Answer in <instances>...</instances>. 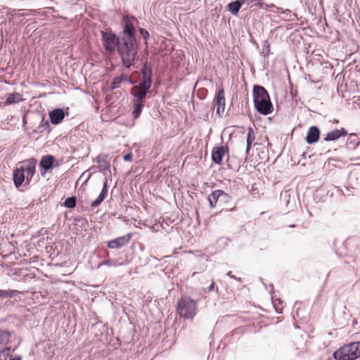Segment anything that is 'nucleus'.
<instances>
[{
  "label": "nucleus",
  "instance_id": "obj_30",
  "mask_svg": "<svg viewBox=\"0 0 360 360\" xmlns=\"http://www.w3.org/2000/svg\"><path fill=\"white\" fill-rule=\"evenodd\" d=\"M220 198L219 205L227 204L232 200V197L222 190H221Z\"/></svg>",
  "mask_w": 360,
  "mask_h": 360
},
{
  "label": "nucleus",
  "instance_id": "obj_24",
  "mask_svg": "<svg viewBox=\"0 0 360 360\" xmlns=\"http://www.w3.org/2000/svg\"><path fill=\"white\" fill-rule=\"evenodd\" d=\"M11 337L12 334L8 330L0 329V345H7Z\"/></svg>",
  "mask_w": 360,
  "mask_h": 360
},
{
  "label": "nucleus",
  "instance_id": "obj_35",
  "mask_svg": "<svg viewBox=\"0 0 360 360\" xmlns=\"http://www.w3.org/2000/svg\"><path fill=\"white\" fill-rule=\"evenodd\" d=\"M255 139V134L254 132V130L252 127H249L248 129V134H247V143L252 144L253 141Z\"/></svg>",
  "mask_w": 360,
  "mask_h": 360
},
{
  "label": "nucleus",
  "instance_id": "obj_1",
  "mask_svg": "<svg viewBox=\"0 0 360 360\" xmlns=\"http://www.w3.org/2000/svg\"><path fill=\"white\" fill-rule=\"evenodd\" d=\"M140 73L141 79L138 81L133 79L131 77L124 74V82L133 85L130 89V94L133 97V111L132 116L134 119H138L145 106V102L147 95L153 84V70L148 60L143 63Z\"/></svg>",
  "mask_w": 360,
  "mask_h": 360
},
{
  "label": "nucleus",
  "instance_id": "obj_7",
  "mask_svg": "<svg viewBox=\"0 0 360 360\" xmlns=\"http://www.w3.org/2000/svg\"><path fill=\"white\" fill-rule=\"evenodd\" d=\"M137 22L134 16L124 14L122 18V39H129L135 41L136 36L135 22Z\"/></svg>",
  "mask_w": 360,
  "mask_h": 360
},
{
  "label": "nucleus",
  "instance_id": "obj_15",
  "mask_svg": "<svg viewBox=\"0 0 360 360\" xmlns=\"http://www.w3.org/2000/svg\"><path fill=\"white\" fill-rule=\"evenodd\" d=\"M348 134L347 131L342 127L339 129H336L331 131H329L325 136V141H334L338 140L342 136H345Z\"/></svg>",
  "mask_w": 360,
  "mask_h": 360
},
{
  "label": "nucleus",
  "instance_id": "obj_42",
  "mask_svg": "<svg viewBox=\"0 0 360 360\" xmlns=\"http://www.w3.org/2000/svg\"><path fill=\"white\" fill-rule=\"evenodd\" d=\"M214 281L212 280V283L210 284V285L208 287V290L209 291H212V290H214Z\"/></svg>",
  "mask_w": 360,
  "mask_h": 360
},
{
  "label": "nucleus",
  "instance_id": "obj_6",
  "mask_svg": "<svg viewBox=\"0 0 360 360\" xmlns=\"http://www.w3.org/2000/svg\"><path fill=\"white\" fill-rule=\"evenodd\" d=\"M176 311L181 317L192 319L197 312V302L190 297H181L176 304Z\"/></svg>",
  "mask_w": 360,
  "mask_h": 360
},
{
  "label": "nucleus",
  "instance_id": "obj_38",
  "mask_svg": "<svg viewBox=\"0 0 360 360\" xmlns=\"http://www.w3.org/2000/svg\"><path fill=\"white\" fill-rule=\"evenodd\" d=\"M281 195L282 198L287 199V198H290V191H284L281 193Z\"/></svg>",
  "mask_w": 360,
  "mask_h": 360
},
{
  "label": "nucleus",
  "instance_id": "obj_14",
  "mask_svg": "<svg viewBox=\"0 0 360 360\" xmlns=\"http://www.w3.org/2000/svg\"><path fill=\"white\" fill-rule=\"evenodd\" d=\"M320 138V130L316 126H311L309 128L306 136V142L308 144L316 143Z\"/></svg>",
  "mask_w": 360,
  "mask_h": 360
},
{
  "label": "nucleus",
  "instance_id": "obj_11",
  "mask_svg": "<svg viewBox=\"0 0 360 360\" xmlns=\"http://www.w3.org/2000/svg\"><path fill=\"white\" fill-rule=\"evenodd\" d=\"M68 112H65L62 108H55L49 112L50 122L54 125L59 124L65 117V115Z\"/></svg>",
  "mask_w": 360,
  "mask_h": 360
},
{
  "label": "nucleus",
  "instance_id": "obj_32",
  "mask_svg": "<svg viewBox=\"0 0 360 360\" xmlns=\"http://www.w3.org/2000/svg\"><path fill=\"white\" fill-rule=\"evenodd\" d=\"M272 304L277 314H280L283 313V302L280 299L272 298Z\"/></svg>",
  "mask_w": 360,
  "mask_h": 360
},
{
  "label": "nucleus",
  "instance_id": "obj_27",
  "mask_svg": "<svg viewBox=\"0 0 360 360\" xmlns=\"http://www.w3.org/2000/svg\"><path fill=\"white\" fill-rule=\"evenodd\" d=\"M19 345L20 342H18V344L16 346H15V347L13 349L11 348V346H6V347H4L1 352L0 360H6L7 358L11 356V352H14Z\"/></svg>",
  "mask_w": 360,
  "mask_h": 360
},
{
  "label": "nucleus",
  "instance_id": "obj_4",
  "mask_svg": "<svg viewBox=\"0 0 360 360\" xmlns=\"http://www.w3.org/2000/svg\"><path fill=\"white\" fill-rule=\"evenodd\" d=\"M333 356L335 360H356L360 358V341L344 345L333 352Z\"/></svg>",
  "mask_w": 360,
  "mask_h": 360
},
{
  "label": "nucleus",
  "instance_id": "obj_18",
  "mask_svg": "<svg viewBox=\"0 0 360 360\" xmlns=\"http://www.w3.org/2000/svg\"><path fill=\"white\" fill-rule=\"evenodd\" d=\"M328 192V190L325 186L317 188L314 193V200L316 202H323L326 201Z\"/></svg>",
  "mask_w": 360,
  "mask_h": 360
},
{
  "label": "nucleus",
  "instance_id": "obj_16",
  "mask_svg": "<svg viewBox=\"0 0 360 360\" xmlns=\"http://www.w3.org/2000/svg\"><path fill=\"white\" fill-rule=\"evenodd\" d=\"M245 4L249 5V0H236L228 4L227 9L232 15L238 16L240 9Z\"/></svg>",
  "mask_w": 360,
  "mask_h": 360
},
{
  "label": "nucleus",
  "instance_id": "obj_20",
  "mask_svg": "<svg viewBox=\"0 0 360 360\" xmlns=\"http://www.w3.org/2000/svg\"><path fill=\"white\" fill-rule=\"evenodd\" d=\"M27 164L26 168H25V171L30 176V179L34 175L36 172V165L37 161L35 158H30L25 161H24Z\"/></svg>",
  "mask_w": 360,
  "mask_h": 360
},
{
  "label": "nucleus",
  "instance_id": "obj_8",
  "mask_svg": "<svg viewBox=\"0 0 360 360\" xmlns=\"http://www.w3.org/2000/svg\"><path fill=\"white\" fill-rule=\"evenodd\" d=\"M56 158L52 155H46L41 158L39 162L40 173L44 176L47 171L52 169L55 167Z\"/></svg>",
  "mask_w": 360,
  "mask_h": 360
},
{
  "label": "nucleus",
  "instance_id": "obj_5",
  "mask_svg": "<svg viewBox=\"0 0 360 360\" xmlns=\"http://www.w3.org/2000/svg\"><path fill=\"white\" fill-rule=\"evenodd\" d=\"M101 35L103 48L108 53H113L122 44V37L113 32L111 28L101 30Z\"/></svg>",
  "mask_w": 360,
  "mask_h": 360
},
{
  "label": "nucleus",
  "instance_id": "obj_33",
  "mask_svg": "<svg viewBox=\"0 0 360 360\" xmlns=\"http://www.w3.org/2000/svg\"><path fill=\"white\" fill-rule=\"evenodd\" d=\"M97 162L98 163L99 170L104 172L110 169V164L104 159H101L99 157L97 158Z\"/></svg>",
  "mask_w": 360,
  "mask_h": 360
},
{
  "label": "nucleus",
  "instance_id": "obj_26",
  "mask_svg": "<svg viewBox=\"0 0 360 360\" xmlns=\"http://www.w3.org/2000/svg\"><path fill=\"white\" fill-rule=\"evenodd\" d=\"M123 82H124V74L122 73L118 76L115 77L112 79L110 84V90L112 91L118 89Z\"/></svg>",
  "mask_w": 360,
  "mask_h": 360
},
{
  "label": "nucleus",
  "instance_id": "obj_9",
  "mask_svg": "<svg viewBox=\"0 0 360 360\" xmlns=\"http://www.w3.org/2000/svg\"><path fill=\"white\" fill-rule=\"evenodd\" d=\"M132 234L129 233L124 236L117 237L113 240H109L107 247L110 249H120L127 245L131 240Z\"/></svg>",
  "mask_w": 360,
  "mask_h": 360
},
{
  "label": "nucleus",
  "instance_id": "obj_25",
  "mask_svg": "<svg viewBox=\"0 0 360 360\" xmlns=\"http://www.w3.org/2000/svg\"><path fill=\"white\" fill-rule=\"evenodd\" d=\"M347 146L349 148L355 149L357 146H360V141L356 139V134L352 133L349 135L347 141Z\"/></svg>",
  "mask_w": 360,
  "mask_h": 360
},
{
  "label": "nucleus",
  "instance_id": "obj_2",
  "mask_svg": "<svg viewBox=\"0 0 360 360\" xmlns=\"http://www.w3.org/2000/svg\"><path fill=\"white\" fill-rule=\"evenodd\" d=\"M253 103L256 110L263 115H268L274 110V106L266 89L255 84L252 89Z\"/></svg>",
  "mask_w": 360,
  "mask_h": 360
},
{
  "label": "nucleus",
  "instance_id": "obj_40",
  "mask_svg": "<svg viewBox=\"0 0 360 360\" xmlns=\"http://www.w3.org/2000/svg\"><path fill=\"white\" fill-rule=\"evenodd\" d=\"M123 159L124 161L126 162H129L132 160V154L131 153H128L127 154H125L124 156H123Z\"/></svg>",
  "mask_w": 360,
  "mask_h": 360
},
{
  "label": "nucleus",
  "instance_id": "obj_43",
  "mask_svg": "<svg viewBox=\"0 0 360 360\" xmlns=\"http://www.w3.org/2000/svg\"><path fill=\"white\" fill-rule=\"evenodd\" d=\"M251 146H252V144H249V143H247V146H246V150H245V153L247 154L249 153L250 149H251Z\"/></svg>",
  "mask_w": 360,
  "mask_h": 360
},
{
  "label": "nucleus",
  "instance_id": "obj_21",
  "mask_svg": "<svg viewBox=\"0 0 360 360\" xmlns=\"http://www.w3.org/2000/svg\"><path fill=\"white\" fill-rule=\"evenodd\" d=\"M23 100L22 95L20 93L14 92L8 94L6 96L5 104L12 105L18 103Z\"/></svg>",
  "mask_w": 360,
  "mask_h": 360
},
{
  "label": "nucleus",
  "instance_id": "obj_3",
  "mask_svg": "<svg viewBox=\"0 0 360 360\" xmlns=\"http://www.w3.org/2000/svg\"><path fill=\"white\" fill-rule=\"evenodd\" d=\"M120 56L122 65L130 69L134 66L138 57L139 46L137 40L122 39V44L117 50Z\"/></svg>",
  "mask_w": 360,
  "mask_h": 360
},
{
  "label": "nucleus",
  "instance_id": "obj_45",
  "mask_svg": "<svg viewBox=\"0 0 360 360\" xmlns=\"http://www.w3.org/2000/svg\"><path fill=\"white\" fill-rule=\"evenodd\" d=\"M267 6H268L269 8H276V6L275 4H269V5H267Z\"/></svg>",
  "mask_w": 360,
  "mask_h": 360
},
{
  "label": "nucleus",
  "instance_id": "obj_12",
  "mask_svg": "<svg viewBox=\"0 0 360 360\" xmlns=\"http://www.w3.org/2000/svg\"><path fill=\"white\" fill-rule=\"evenodd\" d=\"M25 169L22 166L20 167H16L13 170V184L17 188H20L25 181Z\"/></svg>",
  "mask_w": 360,
  "mask_h": 360
},
{
  "label": "nucleus",
  "instance_id": "obj_39",
  "mask_svg": "<svg viewBox=\"0 0 360 360\" xmlns=\"http://www.w3.org/2000/svg\"><path fill=\"white\" fill-rule=\"evenodd\" d=\"M275 10L273 11V12L276 14L278 17H281V11H283L284 9L281 8H279V7H277L274 8Z\"/></svg>",
  "mask_w": 360,
  "mask_h": 360
},
{
  "label": "nucleus",
  "instance_id": "obj_13",
  "mask_svg": "<svg viewBox=\"0 0 360 360\" xmlns=\"http://www.w3.org/2000/svg\"><path fill=\"white\" fill-rule=\"evenodd\" d=\"M216 105L217 106L216 113L219 116L224 113L225 110V97L224 88L219 89L215 96Z\"/></svg>",
  "mask_w": 360,
  "mask_h": 360
},
{
  "label": "nucleus",
  "instance_id": "obj_31",
  "mask_svg": "<svg viewBox=\"0 0 360 360\" xmlns=\"http://www.w3.org/2000/svg\"><path fill=\"white\" fill-rule=\"evenodd\" d=\"M270 51H271L270 44L268 42L267 40L263 41V42H262V51L260 53V54L264 58H266L271 53Z\"/></svg>",
  "mask_w": 360,
  "mask_h": 360
},
{
  "label": "nucleus",
  "instance_id": "obj_29",
  "mask_svg": "<svg viewBox=\"0 0 360 360\" xmlns=\"http://www.w3.org/2000/svg\"><path fill=\"white\" fill-rule=\"evenodd\" d=\"M122 262H120L117 259H108L105 260L103 262L98 264V268L101 267L103 265L108 266H119L122 265Z\"/></svg>",
  "mask_w": 360,
  "mask_h": 360
},
{
  "label": "nucleus",
  "instance_id": "obj_23",
  "mask_svg": "<svg viewBox=\"0 0 360 360\" xmlns=\"http://www.w3.org/2000/svg\"><path fill=\"white\" fill-rule=\"evenodd\" d=\"M281 20L284 21H294L298 20L297 15L290 9H284L281 11Z\"/></svg>",
  "mask_w": 360,
  "mask_h": 360
},
{
  "label": "nucleus",
  "instance_id": "obj_19",
  "mask_svg": "<svg viewBox=\"0 0 360 360\" xmlns=\"http://www.w3.org/2000/svg\"><path fill=\"white\" fill-rule=\"evenodd\" d=\"M220 195L221 190H215L212 191L210 195H208L207 200L211 208H214L217 207L218 203L219 204L221 198Z\"/></svg>",
  "mask_w": 360,
  "mask_h": 360
},
{
  "label": "nucleus",
  "instance_id": "obj_46",
  "mask_svg": "<svg viewBox=\"0 0 360 360\" xmlns=\"http://www.w3.org/2000/svg\"><path fill=\"white\" fill-rule=\"evenodd\" d=\"M236 207V205H234V206H233V207H231V208H226V211H233V210H235Z\"/></svg>",
  "mask_w": 360,
  "mask_h": 360
},
{
  "label": "nucleus",
  "instance_id": "obj_48",
  "mask_svg": "<svg viewBox=\"0 0 360 360\" xmlns=\"http://www.w3.org/2000/svg\"><path fill=\"white\" fill-rule=\"evenodd\" d=\"M25 123H26V122H25V118H24V119H23V124H25Z\"/></svg>",
  "mask_w": 360,
  "mask_h": 360
},
{
  "label": "nucleus",
  "instance_id": "obj_47",
  "mask_svg": "<svg viewBox=\"0 0 360 360\" xmlns=\"http://www.w3.org/2000/svg\"><path fill=\"white\" fill-rule=\"evenodd\" d=\"M252 44H253L254 45H255V46H256V48H257V49H258V48H259V45H258V44H257L255 41H252Z\"/></svg>",
  "mask_w": 360,
  "mask_h": 360
},
{
  "label": "nucleus",
  "instance_id": "obj_37",
  "mask_svg": "<svg viewBox=\"0 0 360 360\" xmlns=\"http://www.w3.org/2000/svg\"><path fill=\"white\" fill-rule=\"evenodd\" d=\"M92 328H99V329L105 330V326L102 321H97L92 325Z\"/></svg>",
  "mask_w": 360,
  "mask_h": 360
},
{
  "label": "nucleus",
  "instance_id": "obj_10",
  "mask_svg": "<svg viewBox=\"0 0 360 360\" xmlns=\"http://www.w3.org/2000/svg\"><path fill=\"white\" fill-rule=\"evenodd\" d=\"M229 150L226 146H215L212 150V160L217 165H221L223 158Z\"/></svg>",
  "mask_w": 360,
  "mask_h": 360
},
{
  "label": "nucleus",
  "instance_id": "obj_22",
  "mask_svg": "<svg viewBox=\"0 0 360 360\" xmlns=\"http://www.w3.org/2000/svg\"><path fill=\"white\" fill-rule=\"evenodd\" d=\"M20 295V292L16 290H2L0 289V299L4 300V299H11L14 297L18 296Z\"/></svg>",
  "mask_w": 360,
  "mask_h": 360
},
{
  "label": "nucleus",
  "instance_id": "obj_34",
  "mask_svg": "<svg viewBox=\"0 0 360 360\" xmlns=\"http://www.w3.org/2000/svg\"><path fill=\"white\" fill-rule=\"evenodd\" d=\"M39 130L40 132L44 131V130H46L48 131H50V124L48 120H44V117H43L41 118V123L39 126Z\"/></svg>",
  "mask_w": 360,
  "mask_h": 360
},
{
  "label": "nucleus",
  "instance_id": "obj_36",
  "mask_svg": "<svg viewBox=\"0 0 360 360\" xmlns=\"http://www.w3.org/2000/svg\"><path fill=\"white\" fill-rule=\"evenodd\" d=\"M139 32L140 35L146 41V44H147V41H148V39L150 37V34H149L148 31L147 30H146L145 28H139Z\"/></svg>",
  "mask_w": 360,
  "mask_h": 360
},
{
  "label": "nucleus",
  "instance_id": "obj_41",
  "mask_svg": "<svg viewBox=\"0 0 360 360\" xmlns=\"http://www.w3.org/2000/svg\"><path fill=\"white\" fill-rule=\"evenodd\" d=\"M226 275L230 277L231 278H233L238 281H241V278H238V277H236V276H234L233 274H232V272L231 271H229Z\"/></svg>",
  "mask_w": 360,
  "mask_h": 360
},
{
  "label": "nucleus",
  "instance_id": "obj_28",
  "mask_svg": "<svg viewBox=\"0 0 360 360\" xmlns=\"http://www.w3.org/2000/svg\"><path fill=\"white\" fill-rule=\"evenodd\" d=\"M63 205L67 208H70V209L75 208L77 205V198L74 195L68 197L65 200V201L63 202Z\"/></svg>",
  "mask_w": 360,
  "mask_h": 360
},
{
  "label": "nucleus",
  "instance_id": "obj_17",
  "mask_svg": "<svg viewBox=\"0 0 360 360\" xmlns=\"http://www.w3.org/2000/svg\"><path fill=\"white\" fill-rule=\"evenodd\" d=\"M108 181H107V179H105V180L103 184L102 190H101L100 194L98 195L97 198L96 200H94V201H92L91 203V206L92 207H98V205H100L102 203V202H103V200L105 199L107 194H108Z\"/></svg>",
  "mask_w": 360,
  "mask_h": 360
},
{
  "label": "nucleus",
  "instance_id": "obj_44",
  "mask_svg": "<svg viewBox=\"0 0 360 360\" xmlns=\"http://www.w3.org/2000/svg\"><path fill=\"white\" fill-rule=\"evenodd\" d=\"M9 360H22V356L20 355H18V356H15L11 359H10Z\"/></svg>",
  "mask_w": 360,
  "mask_h": 360
}]
</instances>
